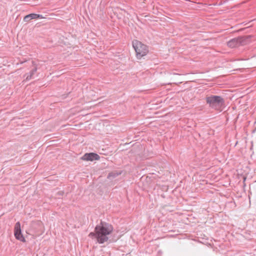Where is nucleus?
<instances>
[{"instance_id":"obj_11","label":"nucleus","mask_w":256,"mask_h":256,"mask_svg":"<svg viewBox=\"0 0 256 256\" xmlns=\"http://www.w3.org/2000/svg\"><path fill=\"white\" fill-rule=\"evenodd\" d=\"M210 92L211 93H212V94L214 93V90H212V89H210H210H209V92Z\"/></svg>"},{"instance_id":"obj_4","label":"nucleus","mask_w":256,"mask_h":256,"mask_svg":"<svg viewBox=\"0 0 256 256\" xmlns=\"http://www.w3.org/2000/svg\"><path fill=\"white\" fill-rule=\"evenodd\" d=\"M248 40V36H238L229 40L227 43V45L230 48H234L246 44Z\"/></svg>"},{"instance_id":"obj_15","label":"nucleus","mask_w":256,"mask_h":256,"mask_svg":"<svg viewBox=\"0 0 256 256\" xmlns=\"http://www.w3.org/2000/svg\"><path fill=\"white\" fill-rule=\"evenodd\" d=\"M235 144H238V142H236Z\"/></svg>"},{"instance_id":"obj_10","label":"nucleus","mask_w":256,"mask_h":256,"mask_svg":"<svg viewBox=\"0 0 256 256\" xmlns=\"http://www.w3.org/2000/svg\"><path fill=\"white\" fill-rule=\"evenodd\" d=\"M214 134V130H209V133H208V134Z\"/></svg>"},{"instance_id":"obj_5","label":"nucleus","mask_w":256,"mask_h":256,"mask_svg":"<svg viewBox=\"0 0 256 256\" xmlns=\"http://www.w3.org/2000/svg\"><path fill=\"white\" fill-rule=\"evenodd\" d=\"M32 229L34 230L36 234H40L44 232V226L41 222H34L32 224Z\"/></svg>"},{"instance_id":"obj_7","label":"nucleus","mask_w":256,"mask_h":256,"mask_svg":"<svg viewBox=\"0 0 256 256\" xmlns=\"http://www.w3.org/2000/svg\"><path fill=\"white\" fill-rule=\"evenodd\" d=\"M100 156L94 152L86 153L81 158V159L84 161H91L100 160Z\"/></svg>"},{"instance_id":"obj_12","label":"nucleus","mask_w":256,"mask_h":256,"mask_svg":"<svg viewBox=\"0 0 256 256\" xmlns=\"http://www.w3.org/2000/svg\"><path fill=\"white\" fill-rule=\"evenodd\" d=\"M206 102L207 103H208V97H206Z\"/></svg>"},{"instance_id":"obj_13","label":"nucleus","mask_w":256,"mask_h":256,"mask_svg":"<svg viewBox=\"0 0 256 256\" xmlns=\"http://www.w3.org/2000/svg\"><path fill=\"white\" fill-rule=\"evenodd\" d=\"M100 154H106L104 152H100Z\"/></svg>"},{"instance_id":"obj_6","label":"nucleus","mask_w":256,"mask_h":256,"mask_svg":"<svg viewBox=\"0 0 256 256\" xmlns=\"http://www.w3.org/2000/svg\"><path fill=\"white\" fill-rule=\"evenodd\" d=\"M14 234L16 238L22 242H24L25 239L22 234L20 224L19 222H16L14 228Z\"/></svg>"},{"instance_id":"obj_2","label":"nucleus","mask_w":256,"mask_h":256,"mask_svg":"<svg viewBox=\"0 0 256 256\" xmlns=\"http://www.w3.org/2000/svg\"><path fill=\"white\" fill-rule=\"evenodd\" d=\"M224 100L220 96L209 94V113L221 112L224 108Z\"/></svg>"},{"instance_id":"obj_14","label":"nucleus","mask_w":256,"mask_h":256,"mask_svg":"<svg viewBox=\"0 0 256 256\" xmlns=\"http://www.w3.org/2000/svg\"><path fill=\"white\" fill-rule=\"evenodd\" d=\"M130 142H126L124 144H130Z\"/></svg>"},{"instance_id":"obj_9","label":"nucleus","mask_w":256,"mask_h":256,"mask_svg":"<svg viewBox=\"0 0 256 256\" xmlns=\"http://www.w3.org/2000/svg\"><path fill=\"white\" fill-rule=\"evenodd\" d=\"M37 70L36 66H34L29 73L26 74L24 77H26V80H29L34 78V76Z\"/></svg>"},{"instance_id":"obj_1","label":"nucleus","mask_w":256,"mask_h":256,"mask_svg":"<svg viewBox=\"0 0 256 256\" xmlns=\"http://www.w3.org/2000/svg\"><path fill=\"white\" fill-rule=\"evenodd\" d=\"M112 230L113 226L112 224L101 221L100 224L96 226L94 232L90 233L88 236L92 238H96L98 243L102 244L108 240V236Z\"/></svg>"},{"instance_id":"obj_8","label":"nucleus","mask_w":256,"mask_h":256,"mask_svg":"<svg viewBox=\"0 0 256 256\" xmlns=\"http://www.w3.org/2000/svg\"><path fill=\"white\" fill-rule=\"evenodd\" d=\"M44 17L42 14H30L26 15L24 17V22H29L30 20L32 19H37V18H44Z\"/></svg>"},{"instance_id":"obj_3","label":"nucleus","mask_w":256,"mask_h":256,"mask_svg":"<svg viewBox=\"0 0 256 256\" xmlns=\"http://www.w3.org/2000/svg\"><path fill=\"white\" fill-rule=\"evenodd\" d=\"M132 46L136 53L137 58H138L146 56L148 52L147 46L137 40L133 41Z\"/></svg>"}]
</instances>
